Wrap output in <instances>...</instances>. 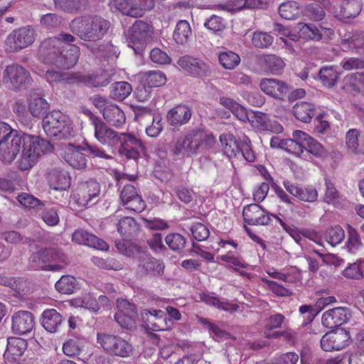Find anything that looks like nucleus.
I'll use <instances>...</instances> for the list:
<instances>
[{
  "label": "nucleus",
  "mask_w": 364,
  "mask_h": 364,
  "mask_svg": "<svg viewBox=\"0 0 364 364\" xmlns=\"http://www.w3.org/2000/svg\"><path fill=\"white\" fill-rule=\"evenodd\" d=\"M351 316L350 310L346 307H336L325 311L321 321L323 326L333 328L343 325Z\"/></svg>",
  "instance_id": "6ab92c4d"
},
{
  "label": "nucleus",
  "mask_w": 364,
  "mask_h": 364,
  "mask_svg": "<svg viewBox=\"0 0 364 364\" xmlns=\"http://www.w3.org/2000/svg\"><path fill=\"white\" fill-rule=\"evenodd\" d=\"M63 159L72 167L76 169H82L86 166L87 159L78 147L68 144L61 154Z\"/></svg>",
  "instance_id": "bb28decb"
},
{
  "label": "nucleus",
  "mask_w": 364,
  "mask_h": 364,
  "mask_svg": "<svg viewBox=\"0 0 364 364\" xmlns=\"http://www.w3.org/2000/svg\"><path fill=\"white\" fill-rule=\"evenodd\" d=\"M341 67L346 71L364 68V58L346 57L340 63Z\"/></svg>",
  "instance_id": "69168bd1"
},
{
  "label": "nucleus",
  "mask_w": 364,
  "mask_h": 364,
  "mask_svg": "<svg viewBox=\"0 0 364 364\" xmlns=\"http://www.w3.org/2000/svg\"><path fill=\"white\" fill-rule=\"evenodd\" d=\"M109 6L124 15L138 18L154 7V0H112Z\"/></svg>",
  "instance_id": "0eeeda50"
},
{
  "label": "nucleus",
  "mask_w": 364,
  "mask_h": 364,
  "mask_svg": "<svg viewBox=\"0 0 364 364\" xmlns=\"http://www.w3.org/2000/svg\"><path fill=\"white\" fill-rule=\"evenodd\" d=\"M360 137V133L357 129H350L346 134V146L353 153L358 154L361 152Z\"/></svg>",
  "instance_id": "5fc2aeb1"
},
{
  "label": "nucleus",
  "mask_w": 364,
  "mask_h": 364,
  "mask_svg": "<svg viewBox=\"0 0 364 364\" xmlns=\"http://www.w3.org/2000/svg\"><path fill=\"white\" fill-rule=\"evenodd\" d=\"M104 119L112 126L122 127L125 122V115L123 111L116 105L109 104L102 110Z\"/></svg>",
  "instance_id": "c9c22d12"
},
{
  "label": "nucleus",
  "mask_w": 364,
  "mask_h": 364,
  "mask_svg": "<svg viewBox=\"0 0 364 364\" xmlns=\"http://www.w3.org/2000/svg\"><path fill=\"white\" fill-rule=\"evenodd\" d=\"M74 77V83H83L93 87H105L109 83L108 75L105 72L100 75L75 73Z\"/></svg>",
  "instance_id": "473e14b6"
},
{
  "label": "nucleus",
  "mask_w": 364,
  "mask_h": 364,
  "mask_svg": "<svg viewBox=\"0 0 364 364\" xmlns=\"http://www.w3.org/2000/svg\"><path fill=\"white\" fill-rule=\"evenodd\" d=\"M137 315H132V314H126L121 312H116L114 315V319L120 326L128 330L135 327V319Z\"/></svg>",
  "instance_id": "774afa93"
},
{
  "label": "nucleus",
  "mask_w": 364,
  "mask_h": 364,
  "mask_svg": "<svg viewBox=\"0 0 364 364\" xmlns=\"http://www.w3.org/2000/svg\"><path fill=\"white\" fill-rule=\"evenodd\" d=\"M109 27V21L97 15L77 17L69 24L73 33L77 35L81 40L89 42L101 40Z\"/></svg>",
  "instance_id": "f257e3e1"
},
{
  "label": "nucleus",
  "mask_w": 364,
  "mask_h": 364,
  "mask_svg": "<svg viewBox=\"0 0 364 364\" xmlns=\"http://www.w3.org/2000/svg\"><path fill=\"white\" fill-rule=\"evenodd\" d=\"M83 0H54V5L57 9L66 13H75L80 9Z\"/></svg>",
  "instance_id": "6e6d98bb"
},
{
  "label": "nucleus",
  "mask_w": 364,
  "mask_h": 364,
  "mask_svg": "<svg viewBox=\"0 0 364 364\" xmlns=\"http://www.w3.org/2000/svg\"><path fill=\"white\" fill-rule=\"evenodd\" d=\"M27 348V342L21 338H8L4 358L8 364H21V357Z\"/></svg>",
  "instance_id": "a211bd4d"
},
{
  "label": "nucleus",
  "mask_w": 364,
  "mask_h": 364,
  "mask_svg": "<svg viewBox=\"0 0 364 364\" xmlns=\"http://www.w3.org/2000/svg\"><path fill=\"white\" fill-rule=\"evenodd\" d=\"M326 192L323 201L328 204L336 205L340 202L341 194L336 188L333 182L327 177L325 178Z\"/></svg>",
  "instance_id": "864d4df0"
},
{
  "label": "nucleus",
  "mask_w": 364,
  "mask_h": 364,
  "mask_svg": "<svg viewBox=\"0 0 364 364\" xmlns=\"http://www.w3.org/2000/svg\"><path fill=\"white\" fill-rule=\"evenodd\" d=\"M166 81V75L159 70L146 71L141 75V83L151 89L164 85Z\"/></svg>",
  "instance_id": "ea45409f"
},
{
  "label": "nucleus",
  "mask_w": 364,
  "mask_h": 364,
  "mask_svg": "<svg viewBox=\"0 0 364 364\" xmlns=\"http://www.w3.org/2000/svg\"><path fill=\"white\" fill-rule=\"evenodd\" d=\"M344 238V230L338 225L328 228L326 232V241L332 246L340 244Z\"/></svg>",
  "instance_id": "052dcab7"
},
{
  "label": "nucleus",
  "mask_w": 364,
  "mask_h": 364,
  "mask_svg": "<svg viewBox=\"0 0 364 364\" xmlns=\"http://www.w3.org/2000/svg\"><path fill=\"white\" fill-rule=\"evenodd\" d=\"M204 26L213 33L223 31L225 28V21L220 16L212 15L204 22Z\"/></svg>",
  "instance_id": "0e129e2a"
},
{
  "label": "nucleus",
  "mask_w": 364,
  "mask_h": 364,
  "mask_svg": "<svg viewBox=\"0 0 364 364\" xmlns=\"http://www.w3.org/2000/svg\"><path fill=\"white\" fill-rule=\"evenodd\" d=\"M37 37L36 30L31 26L14 30L5 40L8 52L16 53L32 45Z\"/></svg>",
  "instance_id": "39448f33"
},
{
  "label": "nucleus",
  "mask_w": 364,
  "mask_h": 364,
  "mask_svg": "<svg viewBox=\"0 0 364 364\" xmlns=\"http://www.w3.org/2000/svg\"><path fill=\"white\" fill-rule=\"evenodd\" d=\"M28 109L33 117L41 118L49 109V104L40 94L31 91L28 98Z\"/></svg>",
  "instance_id": "cd10ccee"
},
{
  "label": "nucleus",
  "mask_w": 364,
  "mask_h": 364,
  "mask_svg": "<svg viewBox=\"0 0 364 364\" xmlns=\"http://www.w3.org/2000/svg\"><path fill=\"white\" fill-rule=\"evenodd\" d=\"M273 37L266 32H255L252 38V44L258 48H267L273 43Z\"/></svg>",
  "instance_id": "e2e57ef3"
},
{
  "label": "nucleus",
  "mask_w": 364,
  "mask_h": 364,
  "mask_svg": "<svg viewBox=\"0 0 364 364\" xmlns=\"http://www.w3.org/2000/svg\"><path fill=\"white\" fill-rule=\"evenodd\" d=\"M80 48L75 45L70 46L65 53L60 51L59 61L58 62V68L62 69H70L74 67L80 58Z\"/></svg>",
  "instance_id": "4c0bfd02"
},
{
  "label": "nucleus",
  "mask_w": 364,
  "mask_h": 364,
  "mask_svg": "<svg viewBox=\"0 0 364 364\" xmlns=\"http://www.w3.org/2000/svg\"><path fill=\"white\" fill-rule=\"evenodd\" d=\"M278 11L282 18L287 20H293L299 16V7L297 2L288 1L281 4Z\"/></svg>",
  "instance_id": "de8ad7c7"
},
{
  "label": "nucleus",
  "mask_w": 364,
  "mask_h": 364,
  "mask_svg": "<svg viewBox=\"0 0 364 364\" xmlns=\"http://www.w3.org/2000/svg\"><path fill=\"white\" fill-rule=\"evenodd\" d=\"M165 242L172 251L179 252L185 247L186 240L178 233H169L166 236Z\"/></svg>",
  "instance_id": "13d9d810"
},
{
  "label": "nucleus",
  "mask_w": 364,
  "mask_h": 364,
  "mask_svg": "<svg viewBox=\"0 0 364 364\" xmlns=\"http://www.w3.org/2000/svg\"><path fill=\"white\" fill-rule=\"evenodd\" d=\"M153 28L151 25L143 21H136L127 34L129 46L136 52L151 38Z\"/></svg>",
  "instance_id": "6e6552de"
},
{
  "label": "nucleus",
  "mask_w": 364,
  "mask_h": 364,
  "mask_svg": "<svg viewBox=\"0 0 364 364\" xmlns=\"http://www.w3.org/2000/svg\"><path fill=\"white\" fill-rule=\"evenodd\" d=\"M11 329L16 334L23 335L31 332L34 326L33 314L28 311H18L11 317Z\"/></svg>",
  "instance_id": "aec40b11"
},
{
  "label": "nucleus",
  "mask_w": 364,
  "mask_h": 364,
  "mask_svg": "<svg viewBox=\"0 0 364 364\" xmlns=\"http://www.w3.org/2000/svg\"><path fill=\"white\" fill-rule=\"evenodd\" d=\"M90 121L95 129V137L101 144L112 147L118 144L121 133L109 127L105 122L97 117L92 116Z\"/></svg>",
  "instance_id": "9d476101"
},
{
  "label": "nucleus",
  "mask_w": 364,
  "mask_h": 364,
  "mask_svg": "<svg viewBox=\"0 0 364 364\" xmlns=\"http://www.w3.org/2000/svg\"><path fill=\"white\" fill-rule=\"evenodd\" d=\"M192 112L186 105H178L168 111L167 122L172 126H181L186 124L191 119Z\"/></svg>",
  "instance_id": "c756f323"
},
{
  "label": "nucleus",
  "mask_w": 364,
  "mask_h": 364,
  "mask_svg": "<svg viewBox=\"0 0 364 364\" xmlns=\"http://www.w3.org/2000/svg\"><path fill=\"white\" fill-rule=\"evenodd\" d=\"M22 142L23 134H19L17 132L8 141L1 144L0 159L5 163L12 162L18 154L21 147H22Z\"/></svg>",
  "instance_id": "412c9836"
},
{
  "label": "nucleus",
  "mask_w": 364,
  "mask_h": 364,
  "mask_svg": "<svg viewBox=\"0 0 364 364\" xmlns=\"http://www.w3.org/2000/svg\"><path fill=\"white\" fill-rule=\"evenodd\" d=\"M55 287L60 293L70 294L76 289L77 281L72 276L64 275L55 283Z\"/></svg>",
  "instance_id": "3c124183"
},
{
  "label": "nucleus",
  "mask_w": 364,
  "mask_h": 364,
  "mask_svg": "<svg viewBox=\"0 0 364 364\" xmlns=\"http://www.w3.org/2000/svg\"><path fill=\"white\" fill-rule=\"evenodd\" d=\"M74 73H61L53 70H48L45 73V79L50 84L63 82L74 84Z\"/></svg>",
  "instance_id": "a18cd8bd"
},
{
  "label": "nucleus",
  "mask_w": 364,
  "mask_h": 364,
  "mask_svg": "<svg viewBox=\"0 0 364 364\" xmlns=\"http://www.w3.org/2000/svg\"><path fill=\"white\" fill-rule=\"evenodd\" d=\"M45 251L48 266L59 265L57 272L62 270L68 264V257L60 250L49 247L45 248Z\"/></svg>",
  "instance_id": "79ce46f5"
},
{
  "label": "nucleus",
  "mask_w": 364,
  "mask_h": 364,
  "mask_svg": "<svg viewBox=\"0 0 364 364\" xmlns=\"http://www.w3.org/2000/svg\"><path fill=\"white\" fill-rule=\"evenodd\" d=\"M266 272L269 277L278 280L284 281L286 283L293 284L296 282L299 279V274L297 272H283L274 268L268 269Z\"/></svg>",
  "instance_id": "bf43d9fd"
},
{
  "label": "nucleus",
  "mask_w": 364,
  "mask_h": 364,
  "mask_svg": "<svg viewBox=\"0 0 364 364\" xmlns=\"http://www.w3.org/2000/svg\"><path fill=\"white\" fill-rule=\"evenodd\" d=\"M50 186L56 191L65 190L70 187V178L64 170L53 169L48 175Z\"/></svg>",
  "instance_id": "72a5a7b5"
},
{
  "label": "nucleus",
  "mask_w": 364,
  "mask_h": 364,
  "mask_svg": "<svg viewBox=\"0 0 364 364\" xmlns=\"http://www.w3.org/2000/svg\"><path fill=\"white\" fill-rule=\"evenodd\" d=\"M317 77L322 86L330 89L338 83L340 73H338L337 67L335 65H324L319 69Z\"/></svg>",
  "instance_id": "2f4dec72"
},
{
  "label": "nucleus",
  "mask_w": 364,
  "mask_h": 364,
  "mask_svg": "<svg viewBox=\"0 0 364 364\" xmlns=\"http://www.w3.org/2000/svg\"><path fill=\"white\" fill-rule=\"evenodd\" d=\"M259 86L265 95L279 100H284L290 89L286 82L276 78H262Z\"/></svg>",
  "instance_id": "2eb2a0df"
},
{
  "label": "nucleus",
  "mask_w": 364,
  "mask_h": 364,
  "mask_svg": "<svg viewBox=\"0 0 364 364\" xmlns=\"http://www.w3.org/2000/svg\"><path fill=\"white\" fill-rule=\"evenodd\" d=\"M28 267L32 270L47 272H57V269L59 268V265L48 266L45 248H41L31 255L28 259Z\"/></svg>",
  "instance_id": "7c9ffc66"
},
{
  "label": "nucleus",
  "mask_w": 364,
  "mask_h": 364,
  "mask_svg": "<svg viewBox=\"0 0 364 364\" xmlns=\"http://www.w3.org/2000/svg\"><path fill=\"white\" fill-rule=\"evenodd\" d=\"M42 124L47 136L55 140L68 139L75 135L70 118L60 111L48 114Z\"/></svg>",
  "instance_id": "7ed1b4c3"
},
{
  "label": "nucleus",
  "mask_w": 364,
  "mask_h": 364,
  "mask_svg": "<svg viewBox=\"0 0 364 364\" xmlns=\"http://www.w3.org/2000/svg\"><path fill=\"white\" fill-rule=\"evenodd\" d=\"M362 6L360 0H344L340 6L338 14L340 19L346 22L356 17L361 11Z\"/></svg>",
  "instance_id": "58836bf2"
},
{
  "label": "nucleus",
  "mask_w": 364,
  "mask_h": 364,
  "mask_svg": "<svg viewBox=\"0 0 364 364\" xmlns=\"http://www.w3.org/2000/svg\"><path fill=\"white\" fill-rule=\"evenodd\" d=\"M138 268L146 275L159 277L164 274L165 265L162 260L151 255H143L139 257Z\"/></svg>",
  "instance_id": "4be33fe9"
},
{
  "label": "nucleus",
  "mask_w": 364,
  "mask_h": 364,
  "mask_svg": "<svg viewBox=\"0 0 364 364\" xmlns=\"http://www.w3.org/2000/svg\"><path fill=\"white\" fill-rule=\"evenodd\" d=\"M97 343L107 353L122 358L129 356L132 351L127 341L113 334L98 333Z\"/></svg>",
  "instance_id": "423d86ee"
},
{
  "label": "nucleus",
  "mask_w": 364,
  "mask_h": 364,
  "mask_svg": "<svg viewBox=\"0 0 364 364\" xmlns=\"http://www.w3.org/2000/svg\"><path fill=\"white\" fill-rule=\"evenodd\" d=\"M63 46H60V42L58 39L49 38L41 42L38 50V56L40 60L45 63L53 64L58 67L59 56Z\"/></svg>",
  "instance_id": "ddd939ff"
},
{
  "label": "nucleus",
  "mask_w": 364,
  "mask_h": 364,
  "mask_svg": "<svg viewBox=\"0 0 364 364\" xmlns=\"http://www.w3.org/2000/svg\"><path fill=\"white\" fill-rule=\"evenodd\" d=\"M53 145L50 141L38 136L23 134L22 154L18 160V167L21 171L31 168L39 158L51 152Z\"/></svg>",
  "instance_id": "f03ea898"
},
{
  "label": "nucleus",
  "mask_w": 364,
  "mask_h": 364,
  "mask_svg": "<svg viewBox=\"0 0 364 364\" xmlns=\"http://www.w3.org/2000/svg\"><path fill=\"white\" fill-rule=\"evenodd\" d=\"M72 240L75 243L84 245L100 250H107L109 245L103 240L83 230H76L72 235Z\"/></svg>",
  "instance_id": "393cba45"
},
{
  "label": "nucleus",
  "mask_w": 364,
  "mask_h": 364,
  "mask_svg": "<svg viewBox=\"0 0 364 364\" xmlns=\"http://www.w3.org/2000/svg\"><path fill=\"white\" fill-rule=\"evenodd\" d=\"M32 77L28 70L19 64L7 65L3 72L2 83L13 91L26 89L31 82Z\"/></svg>",
  "instance_id": "20e7f679"
},
{
  "label": "nucleus",
  "mask_w": 364,
  "mask_h": 364,
  "mask_svg": "<svg viewBox=\"0 0 364 364\" xmlns=\"http://www.w3.org/2000/svg\"><path fill=\"white\" fill-rule=\"evenodd\" d=\"M256 62L263 70L272 75H280L285 67L282 58L274 54L258 55Z\"/></svg>",
  "instance_id": "b1692460"
},
{
  "label": "nucleus",
  "mask_w": 364,
  "mask_h": 364,
  "mask_svg": "<svg viewBox=\"0 0 364 364\" xmlns=\"http://www.w3.org/2000/svg\"><path fill=\"white\" fill-rule=\"evenodd\" d=\"M132 85L125 81L113 83L109 87L110 97L114 100L123 101L132 93Z\"/></svg>",
  "instance_id": "37998d69"
},
{
  "label": "nucleus",
  "mask_w": 364,
  "mask_h": 364,
  "mask_svg": "<svg viewBox=\"0 0 364 364\" xmlns=\"http://www.w3.org/2000/svg\"><path fill=\"white\" fill-rule=\"evenodd\" d=\"M120 144L119 152L120 155L128 159L137 160L140 158L141 153H145L146 147L143 141L131 133H121L118 141Z\"/></svg>",
  "instance_id": "1a4fd4ad"
},
{
  "label": "nucleus",
  "mask_w": 364,
  "mask_h": 364,
  "mask_svg": "<svg viewBox=\"0 0 364 364\" xmlns=\"http://www.w3.org/2000/svg\"><path fill=\"white\" fill-rule=\"evenodd\" d=\"M292 112L298 120L309 123L315 115V107L311 103L301 101L294 105Z\"/></svg>",
  "instance_id": "a19ab883"
},
{
  "label": "nucleus",
  "mask_w": 364,
  "mask_h": 364,
  "mask_svg": "<svg viewBox=\"0 0 364 364\" xmlns=\"http://www.w3.org/2000/svg\"><path fill=\"white\" fill-rule=\"evenodd\" d=\"M62 322V316L55 309H46L43 312L41 323L48 332H57Z\"/></svg>",
  "instance_id": "f704fd0d"
},
{
  "label": "nucleus",
  "mask_w": 364,
  "mask_h": 364,
  "mask_svg": "<svg viewBox=\"0 0 364 364\" xmlns=\"http://www.w3.org/2000/svg\"><path fill=\"white\" fill-rule=\"evenodd\" d=\"M242 216L244 221L250 225H267L270 222V213L256 203L245 206Z\"/></svg>",
  "instance_id": "f3484780"
},
{
  "label": "nucleus",
  "mask_w": 364,
  "mask_h": 364,
  "mask_svg": "<svg viewBox=\"0 0 364 364\" xmlns=\"http://www.w3.org/2000/svg\"><path fill=\"white\" fill-rule=\"evenodd\" d=\"M299 33L300 37L305 39L320 41L322 33L319 28L312 23H300L299 24Z\"/></svg>",
  "instance_id": "09e8293b"
},
{
  "label": "nucleus",
  "mask_w": 364,
  "mask_h": 364,
  "mask_svg": "<svg viewBox=\"0 0 364 364\" xmlns=\"http://www.w3.org/2000/svg\"><path fill=\"white\" fill-rule=\"evenodd\" d=\"M146 315L150 314L151 318H147L149 328L154 331H168L172 328L173 322L172 319L166 318L165 313L161 310L151 309L146 311Z\"/></svg>",
  "instance_id": "a878e982"
},
{
  "label": "nucleus",
  "mask_w": 364,
  "mask_h": 364,
  "mask_svg": "<svg viewBox=\"0 0 364 364\" xmlns=\"http://www.w3.org/2000/svg\"><path fill=\"white\" fill-rule=\"evenodd\" d=\"M218 60L220 65L228 70H232L240 63V56L230 50L221 52L218 55Z\"/></svg>",
  "instance_id": "603ef678"
},
{
  "label": "nucleus",
  "mask_w": 364,
  "mask_h": 364,
  "mask_svg": "<svg viewBox=\"0 0 364 364\" xmlns=\"http://www.w3.org/2000/svg\"><path fill=\"white\" fill-rule=\"evenodd\" d=\"M201 134L198 131L191 130L183 136L180 137L175 145L173 153L176 155L191 156L200 149Z\"/></svg>",
  "instance_id": "9b49d317"
},
{
  "label": "nucleus",
  "mask_w": 364,
  "mask_h": 364,
  "mask_svg": "<svg viewBox=\"0 0 364 364\" xmlns=\"http://www.w3.org/2000/svg\"><path fill=\"white\" fill-rule=\"evenodd\" d=\"M220 141L223 151L228 157L235 158L240 155V140H237L232 134H222Z\"/></svg>",
  "instance_id": "e433bc0d"
},
{
  "label": "nucleus",
  "mask_w": 364,
  "mask_h": 364,
  "mask_svg": "<svg viewBox=\"0 0 364 364\" xmlns=\"http://www.w3.org/2000/svg\"><path fill=\"white\" fill-rule=\"evenodd\" d=\"M76 304L80 306L92 311L98 312L100 311V304L97 299L91 294H85L75 299Z\"/></svg>",
  "instance_id": "4d7b16f0"
},
{
  "label": "nucleus",
  "mask_w": 364,
  "mask_h": 364,
  "mask_svg": "<svg viewBox=\"0 0 364 364\" xmlns=\"http://www.w3.org/2000/svg\"><path fill=\"white\" fill-rule=\"evenodd\" d=\"M341 46L357 53H364V33L355 31L346 33L341 38Z\"/></svg>",
  "instance_id": "c85d7f7f"
},
{
  "label": "nucleus",
  "mask_w": 364,
  "mask_h": 364,
  "mask_svg": "<svg viewBox=\"0 0 364 364\" xmlns=\"http://www.w3.org/2000/svg\"><path fill=\"white\" fill-rule=\"evenodd\" d=\"M100 185L95 180H90L80 184L77 193V201L81 206L95 204L99 198Z\"/></svg>",
  "instance_id": "dca6fc26"
},
{
  "label": "nucleus",
  "mask_w": 364,
  "mask_h": 364,
  "mask_svg": "<svg viewBox=\"0 0 364 364\" xmlns=\"http://www.w3.org/2000/svg\"><path fill=\"white\" fill-rule=\"evenodd\" d=\"M360 72L346 75L342 81L341 88L348 93L360 92Z\"/></svg>",
  "instance_id": "8fccbe9b"
},
{
  "label": "nucleus",
  "mask_w": 364,
  "mask_h": 364,
  "mask_svg": "<svg viewBox=\"0 0 364 364\" xmlns=\"http://www.w3.org/2000/svg\"><path fill=\"white\" fill-rule=\"evenodd\" d=\"M119 198L122 204L127 210L135 213H141L145 209V202L139 195L136 188L132 184L124 185Z\"/></svg>",
  "instance_id": "4468645a"
},
{
  "label": "nucleus",
  "mask_w": 364,
  "mask_h": 364,
  "mask_svg": "<svg viewBox=\"0 0 364 364\" xmlns=\"http://www.w3.org/2000/svg\"><path fill=\"white\" fill-rule=\"evenodd\" d=\"M192 35L189 23L186 20L179 21L173 33L174 41L178 44H184Z\"/></svg>",
  "instance_id": "c03bdc74"
},
{
  "label": "nucleus",
  "mask_w": 364,
  "mask_h": 364,
  "mask_svg": "<svg viewBox=\"0 0 364 364\" xmlns=\"http://www.w3.org/2000/svg\"><path fill=\"white\" fill-rule=\"evenodd\" d=\"M178 64L181 69L195 76H205L210 72L209 66L203 60L189 55L181 57Z\"/></svg>",
  "instance_id": "5701e85b"
},
{
  "label": "nucleus",
  "mask_w": 364,
  "mask_h": 364,
  "mask_svg": "<svg viewBox=\"0 0 364 364\" xmlns=\"http://www.w3.org/2000/svg\"><path fill=\"white\" fill-rule=\"evenodd\" d=\"M139 229V225L132 217H124L117 224V230L119 234L127 237L136 233Z\"/></svg>",
  "instance_id": "49530a36"
},
{
  "label": "nucleus",
  "mask_w": 364,
  "mask_h": 364,
  "mask_svg": "<svg viewBox=\"0 0 364 364\" xmlns=\"http://www.w3.org/2000/svg\"><path fill=\"white\" fill-rule=\"evenodd\" d=\"M240 154L243 156L245 161L250 163L254 162L256 159L255 153L252 148L251 141L245 135L240 139Z\"/></svg>",
  "instance_id": "680f3d73"
},
{
  "label": "nucleus",
  "mask_w": 364,
  "mask_h": 364,
  "mask_svg": "<svg viewBox=\"0 0 364 364\" xmlns=\"http://www.w3.org/2000/svg\"><path fill=\"white\" fill-rule=\"evenodd\" d=\"M82 349L81 342L77 339H69L63 343V351L65 355L74 357L80 355Z\"/></svg>",
  "instance_id": "338daca9"
},
{
  "label": "nucleus",
  "mask_w": 364,
  "mask_h": 364,
  "mask_svg": "<svg viewBox=\"0 0 364 364\" xmlns=\"http://www.w3.org/2000/svg\"><path fill=\"white\" fill-rule=\"evenodd\" d=\"M349 333L340 328L326 333L321 339V347L324 351L341 350L348 346Z\"/></svg>",
  "instance_id": "f8f14e48"
}]
</instances>
